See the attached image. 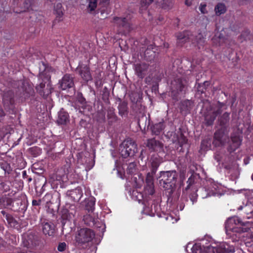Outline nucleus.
Segmentation results:
<instances>
[{
	"label": "nucleus",
	"instance_id": "f257e3e1",
	"mask_svg": "<svg viewBox=\"0 0 253 253\" xmlns=\"http://www.w3.org/2000/svg\"><path fill=\"white\" fill-rule=\"evenodd\" d=\"M247 223L243 222L241 219L234 216L229 218L225 222V230L227 236L233 242L238 241L243 236L242 234L248 231L247 228L243 227Z\"/></svg>",
	"mask_w": 253,
	"mask_h": 253
},
{
	"label": "nucleus",
	"instance_id": "f03ea898",
	"mask_svg": "<svg viewBox=\"0 0 253 253\" xmlns=\"http://www.w3.org/2000/svg\"><path fill=\"white\" fill-rule=\"evenodd\" d=\"M192 251L194 253H234L235 250L233 246L222 243L216 247L209 246L207 247L196 244L193 246Z\"/></svg>",
	"mask_w": 253,
	"mask_h": 253
},
{
	"label": "nucleus",
	"instance_id": "7ed1b4c3",
	"mask_svg": "<svg viewBox=\"0 0 253 253\" xmlns=\"http://www.w3.org/2000/svg\"><path fill=\"white\" fill-rule=\"evenodd\" d=\"M177 173L175 170L161 171L159 183L169 194L173 192L176 185Z\"/></svg>",
	"mask_w": 253,
	"mask_h": 253
},
{
	"label": "nucleus",
	"instance_id": "20e7f679",
	"mask_svg": "<svg viewBox=\"0 0 253 253\" xmlns=\"http://www.w3.org/2000/svg\"><path fill=\"white\" fill-rule=\"evenodd\" d=\"M215 108L216 109H213L212 106L210 105L207 112L205 113V124L207 126H211L213 124L216 117L221 114L223 110L226 109L227 106L225 103L218 101Z\"/></svg>",
	"mask_w": 253,
	"mask_h": 253
},
{
	"label": "nucleus",
	"instance_id": "39448f33",
	"mask_svg": "<svg viewBox=\"0 0 253 253\" xmlns=\"http://www.w3.org/2000/svg\"><path fill=\"white\" fill-rule=\"evenodd\" d=\"M95 237V233L89 228H83L78 231L75 237L76 246L80 248H85L87 244Z\"/></svg>",
	"mask_w": 253,
	"mask_h": 253
},
{
	"label": "nucleus",
	"instance_id": "423d86ee",
	"mask_svg": "<svg viewBox=\"0 0 253 253\" xmlns=\"http://www.w3.org/2000/svg\"><path fill=\"white\" fill-rule=\"evenodd\" d=\"M40 84L36 86L37 91L44 98H46L51 93L50 77L43 73L39 74Z\"/></svg>",
	"mask_w": 253,
	"mask_h": 253
},
{
	"label": "nucleus",
	"instance_id": "0eeeda50",
	"mask_svg": "<svg viewBox=\"0 0 253 253\" xmlns=\"http://www.w3.org/2000/svg\"><path fill=\"white\" fill-rule=\"evenodd\" d=\"M120 154L122 157H133L137 151V145L131 138L126 139L120 146Z\"/></svg>",
	"mask_w": 253,
	"mask_h": 253
},
{
	"label": "nucleus",
	"instance_id": "6e6552de",
	"mask_svg": "<svg viewBox=\"0 0 253 253\" xmlns=\"http://www.w3.org/2000/svg\"><path fill=\"white\" fill-rule=\"evenodd\" d=\"M187 83V82L185 78L178 76L174 78L171 81V96L173 99L178 100V94L185 91Z\"/></svg>",
	"mask_w": 253,
	"mask_h": 253
},
{
	"label": "nucleus",
	"instance_id": "1a4fd4ad",
	"mask_svg": "<svg viewBox=\"0 0 253 253\" xmlns=\"http://www.w3.org/2000/svg\"><path fill=\"white\" fill-rule=\"evenodd\" d=\"M115 25L118 28V30L122 34L128 32L131 28L129 19L127 17H121L115 16L113 19Z\"/></svg>",
	"mask_w": 253,
	"mask_h": 253
},
{
	"label": "nucleus",
	"instance_id": "9d476101",
	"mask_svg": "<svg viewBox=\"0 0 253 253\" xmlns=\"http://www.w3.org/2000/svg\"><path fill=\"white\" fill-rule=\"evenodd\" d=\"M75 72L79 74L85 83L92 80L90 67L88 65L80 63L75 69Z\"/></svg>",
	"mask_w": 253,
	"mask_h": 253
},
{
	"label": "nucleus",
	"instance_id": "9b49d317",
	"mask_svg": "<svg viewBox=\"0 0 253 253\" xmlns=\"http://www.w3.org/2000/svg\"><path fill=\"white\" fill-rule=\"evenodd\" d=\"M43 233L49 236H53L55 233V226L51 221L45 218H42L40 223Z\"/></svg>",
	"mask_w": 253,
	"mask_h": 253
},
{
	"label": "nucleus",
	"instance_id": "f8f14e48",
	"mask_svg": "<svg viewBox=\"0 0 253 253\" xmlns=\"http://www.w3.org/2000/svg\"><path fill=\"white\" fill-rule=\"evenodd\" d=\"M146 146L150 152H161L164 150V144L159 140L155 138L148 139Z\"/></svg>",
	"mask_w": 253,
	"mask_h": 253
},
{
	"label": "nucleus",
	"instance_id": "ddd939ff",
	"mask_svg": "<svg viewBox=\"0 0 253 253\" xmlns=\"http://www.w3.org/2000/svg\"><path fill=\"white\" fill-rule=\"evenodd\" d=\"M155 174H152L151 172L147 174L145 182V191L146 194L152 195L155 193L154 185V176Z\"/></svg>",
	"mask_w": 253,
	"mask_h": 253
},
{
	"label": "nucleus",
	"instance_id": "4468645a",
	"mask_svg": "<svg viewBox=\"0 0 253 253\" xmlns=\"http://www.w3.org/2000/svg\"><path fill=\"white\" fill-rule=\"evenodd\" d=\"M74 77L73 75L66 74L62 77L60 82V86L62 90H65L67 88H70L74 86Z\"/></svg>",
	"mask_w": 253,
	"mask_h": 253
},
{
	"label": "nucleus",
	"instance_id": "2eb2a0df",
	"mask_svg": "<svg viewBox=\"0 0 253 253\" xmlns=\"http://www.w3.org/2000/svg\"><path fill=\"white\" fill-rule=\"evenodd\" d=\"M242 139L241 137L235 134L231 136V141L227 148L229 152L232 153L237 149L241 145Z\"/></svg>",
	"mask_w": 253,
	"mask_h": 253
},
{
	"label": "nucleus",
	"instance_id": "dca6fc26",
	"mask_svg": "<svg viewBox=\"0 0 253 253\" xmlns=\"http://www.w3.org/2000/svg\"><path fill=\"white\" fill-rule=\"evenodd\" d=\"M10 209L14 211L24 213L27 210L25 201L20 198L14 199Z\"/></svg>",
	"mask_w": 253,
	"mask_h": 253
},
{
	"label": "nucleus",
	"instance_id": "f3484780",
	"mask_svg": "<svg viewBox=\"0 0 253 253\" xmlns=\"http://www.w3.org/2000/svg\"><path fill=\"white\" fill-rule=\"evenodd\" d=\"M149 65L145 63H137L134 65V71L137 76L142 79L146 75Z\"/></svg>",
	"mask_w": 253,
	"mask_h": 253
},
{
	"label": "nucleus",
	"instance_id": "a211bd4d",
	"mask_svg": "<svg viewBox=\"0 0 253 253\" xmlns=\"http://www.w3.org/2000/svg\"><path fill=\"white\" fill-rule=\"evenodd\" d=\"M166 126V123L164 119H162L160 122L153 124L150 126L152 134L156 135L160 134L163 131Z\"/></svg>",
	"mask_w": 253,
	"mask_h": 253
},
{
	"label": "nucleus",
	"instance_id": "6ab92c4d",
	"mask_svg": "<svg viewBox=\"0 0 253 253\" xmlns=\"http://www.w3.org/2000/svg\"><path fill=\"white\" fill-rule=\"evenodd\" d=\"M14 92L12 90H9L4 92L2 98V102L5 107H10L14 103Z\"/></svg>",
	"mask_w": 253,
	"mask_h": 253
},
{
	"label": "nucleus",
	"instance_id": "aec40b11",
	"mask_svg": "<svg viewBox=\"0 0 253 253\" xmlns=\"http://www.w3.org/2000/svg\"><path fill=\"white\" fill-rule=\"evenodd\" d=\"M67 195L71 197V199L75 202H78L83 195L82 188L78 187L75 189L68 190Z\"/></svg>",
	"mask_w": 253,
	"mask_h": 253
},
{
	"label": "nucleus",
	"instance_id": "412c9836",
	"mask_svg": "<svg viewBox=\"0 0 253 253\" xmlns=\"http://www.w3.org/2000/svg\"><path fill=\"white\" fill-rule=\"evenodd\" d=\"M192 34L189 31H184L182 32H179L176 34V37L178 44L183 43L191 39Z\"/></svg>",
	"mask_w": 253,
	"mask_h": 253
},
{
	"label": "nucleus",
	"instance_id": "4be33fe9",
	"mask_svg": "<svg viewBox=\"0 0 253 253\" xmlns=\"http://www.w3.org/2000/svg\"><path fill=\"white\" fill-rule=\"evenodd\" d=\"M109 1L110 0H100L98 12H100L102 18H106V16L103 15L104 14H106V15L109 14L107 6L109 4Z\"/></svg>",
	"mask_w": 253,
	"mask_h": 253
},
{
	"label": "nucleus",
	"instance_id": "5701e85b",
	"mask_svg": "<svg viewBox=\"0 0 253 253\" xmlns=\"http://www.w3.org/2000/svg\"><path fill=\"white\" fill-rule=\"evenodd\" d=\"M115 109L113 107H109L107 109V118L108 125L110 126L113 125L118 120V118L115 113Z\"/></svg>",
	"mask_w": 253,
	"mask_h": 253
},
{
	"label": "nucleus",
	"instance_id": "b1692460",
	"mask_svg": "<svg viewBox=\"0 0 253 253\" xmlns=\"http://www.w3.org/2000/svg\"><path fill=\"white\" fill-rule=\"evenodd\" d=\"M161 162V158L158 156H154L151 158V172L152 174H156Z\"/></svg>",
	"mask_w": 253,
	"mask_h": 253
},
{
	"label": "nucleus",
	"instance_id": "393cba45",
	"mask_svg": "<svg viewBox=\"0 0 253 253\" xmlns=\"http://www.w3.org/2000/svg\"><path fill=\"white\" fill-rule=\"evenodd\" d=\"M57 123L60 125H66L69 122V116L67 112L62 109L58 113Z\"/></svg>",
	"mask_w": 253,
	"mask_h": 253
},
{
	"label": "nucleus",
	"instance_id": "a878e982",
	"mask_svg": "<svg viewBox=\"0 0 253 253\" xmlns=\"http://www.w3.org/2000/svg\"><path fill=\"white\" fill-rule=\"evenodd\" d=\"M230 120V113L225 112L218 119L219 125L223 128L226 127Z\"/></svg>",
	"mask_w": 253,
	"mask_h": 253
},
{
	"label": "nucleus",
	"instance_id": "bb28decb",
	"mask_svg": "<svg viewBox=\"0 0 253 253\" xmlns=\"http://www.w3.org/2000/svg\"><path fill=\"white\" fill-rule=\"evenodd\" d=\"M6 220L7 221V225L8 227L18 230L20 228V225L19 223L13 217L11 214L6 215Z\"/></svg>",
	"mask_w": 253,
	"mask_h": 253
},
{
	"label": "nucleus",
	"instance_id": "cd10ccee",
	"mask_svg": "<svg viewBox=\"0 0 253 253\" xmlns=\"http://www.w3.org/2000/svg\"><path fill=\"white\" fill-rule=\"evenodd\" d=\"M13 200L6 196L0 198V207L5 209H10L12 207Z\"/></svg>",
	"mask_w": 253,
	"mask_h": 253
},
{
	"label": "nucleus",
	"instance_id": "c85d7f7f",
	"mask_svg": "<svg viewBox=\"0 0 253 253\" xmlns=\"http://www.w3.org/2000/svg\"><path fill=\"white\" fill-rule=\"evenodd\" d=\"M95 199L91 197L85 200V209L88 212H92L95 209Z\"/></svg>",
	"mask_w": 253,
	"mask_h": 253
},
{
	"label": "nucleus",
	"instance_id": "c756f323",
	"mask_svg": "<svg viewBox=\"0 0 253 253\" xmlns=\"http://www.w3.org/2000/svg\"><path fill=\"white\" fill-rule=\"evenodd\" d=\"M119 110V114L123 117L124 116H127L128 114V107H127V103L123 101L121 102L118 107Z\"/></svg>",
	"mask_w": 253,
	"mask_h": 253
},
{
	"label": "nucleus",
	"instance_id": "7c9ffc66",
	"mask_svg": "<svg viewBox=\"0 0 253 253\" xmlns=\"http://www.w3.org/2000/svg\"><path fill=\"white\" fill-rule=\"evenodd\" d=\"M54 11L56 15V18L55 20L60 21L61 20V18L63 15V12L62 11V5L60 3H58L55 6H54Z\"/></svg>",
	"mask_w": 253,
	"mask_h": 253
},
{
	"label": "nucleus",
	"instance_id": "2f4dec72",
	"mask_svg": "<svg viewBox=\"0 0 253 253\" xmlns=\"http://www.w3.org/2000/svg\"><path fill=\"white\" fill-rule=\"evenodd\" d=\"M95 219L90 214L84 215L83 217V221L85 225L92 227L95 224Z\"/></svg>",
	"mask_w": 253,
	"mask_h": 253
},
{
	"label": "nucleus",
	"instance_id": "473e14b6",
	"mask_svg": "<svg viewBox=\"0 0 253 253\" xmlns=\"http://www.w3.org/2000/svg\"><path fill=\"white\" fill-rule=\"evenodd\" d=\"M214 11L215 14L217 16H219L226 12V6L224 3H218L214 7Z\"/></svg>",
	"mask_w": 253,
	"mask_h": 253
},
{
	"label": "nucleus",
	"instance_id": "72a5a7b5",
	"mask_svg": "<svg viewBox=\"0 0 253 253\" xmlns=\"http://www.w3.org/2000/svg\"><path fill=\"white\" fill-rule=\"evenodd\" d=\"M153 1V0H141L140 3V7L139 12L143 13V11L146 10L150 3Z\"/></svg>",
	"mask_w": 253,
	"mask_h": 253
},
{
	"label": "nucleus",
	"instance_id": "f704fd0d",
	"mask_svg": "<svg viewBox=\"0 0 253 253\" xmlns=\"http://www.w3.org/2000/svg\"><path fill=\"white\" fill-rule=\"evenodd\" d=\"M10 190V186L2 180V177H0V194L6 192Z\"/></svg>",
	"mask_w": 253,
	"mask_h": 253
},
{
	"label": "nucleus",
	"instance_id": "c9c22d12",
	"mask_svg": "<svg viewBox=\"0 0 253 253\" xmlns=\"http://www.w3.org/2000/svg\"><path fill=\"white\" fill-rule=\"evenodd\" d=\"M161 4L162 8L169 10L173 5V1L172 0H163Z\"/></svg>",
	"mask_w": 253,
	"mask_h": 253
},
{
	"label": "nucleus",
	"instance_id": "e433bc0d",
	"mask_svg": "<svg viewBox=\"0 0 253 253\" xmlns=\"http://www.w3.org/2000/svg\"><path fill=\"white\" fill-rule=\"evenodd\" d=\"M0 166L5 172L10 173L11 169L10 164L6 161H2L0 163Z\"/></svg>",
	"mask_w": 253,
	"mask_h": 253
},
{
	"label": "nucleus",
	"instance_id": "4c0bfd02",
	"mask_svg": "<svg viewBox=\"0 0 253 253\" xmlns=\"http://www.w3.org/2000/svg\"><path fill=\"white\" fill-rule=\"evenodd\" d=\"M177 140L180 146L182 147L184 145L187 144L188 139L183 133L180 132L179 136L177 138Z\"/></svg>",
	"mask_w": 253,
	"mask_h": 253
},
{
	"label": "nucleus",
	"instance_id": "58836bf2",
	"mask_svg": "<svg viewBox=\"0 0 253 253\" xmlns=\"http://www.w3.org/2000/svg\"><path fill=\"white\" fill-rule=\"evenodd\" d=\"M33 4V0H26L24 1L23 3L24 10L23 11H29V10H33L32 8Z\"/></svg>",
	"mask_w": 253,
	"mask_h": 253
},
{
	"label": "nucleus",
	"instance_id": "ea45409f",
	"mask_svg": "<svg viewBox=\"0 0 253 253\" xmlns=\"http://www.w3.org/2000/svg\"><path fill=\"white\" fill-rule=\"evenodd\" d=\"M136 165L135 163H130L127 166L126 172L128 174H132L136 172Z\"/></svg>",
	"mask_w": 253,
	"mask_h": 253
},
{
	"label": "nucleus",
	"instance_id": "a19ab883",
	"mask_svg": "<svg viewBox=\"0 0 253 253\" xmlns=\"http://www.w3.org/2000/svg\"><path fill=\"white\" fill-rule=\"evenodd\" d=\"M97 7V0H90L88 5V8L90 12L94 11Z\"/></svg>",
	"mask_w": 253,
	"mask_h": 253
},
{
	"label": "nucleus",
	"instance_id": "79ce46f5",
	"mask_svg": "<svg viewBox=\"0 0 253 253\" xmlns=\"http://www.w3.org/2000/svg\"><path fill=\"white\" fill-rule=\"evenodd\" d=\"M195 183V178L194 177L191 175L188 179L187 181V183L188 184L187 187L185 188V190H187L190 189L191 187Z\"/></svg>",
	"mask_w": 253,
	"mask_h": 253
},
{
	"label": "nucleus",
	"instance_id": "37998d69",
	"mask_svg": "<svg viewBox=\"0 0 253 253\" xmlns=\"http://www.w3.org/2000/svg\"><path fill=\"white\" fill-rule=\"evenodd\" d=\"M67 247L66 244L65 242L60 243L57 246V250L62 252L64 251Z\"/></svg>",
	"mask_w": 253,
	"mask_h": 253
},
{
	"label": "nucleus",
	"instance_id": "c03bdc74",
	"mask_svg": "<svg viewBox=\"0 0 253 253\" xmlns=\"http://www.w3.org/2000/svg\"><path fill=\"white\" fill-rule=\"evenodd\" d=\"M206 6H207V5L206 3H201L200 4V5L199 7V9L202 13H203V14L207 13L208 11L206 9Z\"/></svg>",
	"mask_w": 253,
	"mask_h": 253
},
{
	"label": "nucleus",
	"instance_id": "a18cd8bd",
	"mask_svg": "<svg viewBox=\"0 0 253 253\" xmlns=\"http://www.w3.org/2000/svg\"><path fill=\"white\" fill-rule=\"evenodd\" d=\"M189 198L192 202V205H193L194 203L197 202V195L195 193H191L189 195Z\"/></svg>",
	"mask_w": 253,
	"mask_h": 253
},
{
	"label": "nucleus",
	"instance_id": "49530a36",
	"mask_svg": "<svg viewBox=\"0 0 253 253\" xmlns=\"http://www.w3.org/2000/svg\"><path fill=\"white\" fill-rule=\"evenodd\" d=\"M110 92L107 87L105 86L103 90V98H108Z\"/></svg>",
	"mask_w": 253,
	"mask_h": 253
},
{
	"label": "nucleus",
	"instance_id": "de8ad7c7",
	"mask_svg": "<svg viewBox=\"0 0 253 253\" xmlns=\"http://www.w3.org/2000/svg\"><path fill=\"white\" fill-rule=\"evenodd\" d=\"M78 101L83 105L85 103V99L83 96L82 94L78 96Z\"/></svg>",
	"mask_w": 253,
	"mask_h": 253
},
{
	"label": "nucleus",
	"instance_id": "09e8293b",
	"mask_svg": "<svg viewBox=\"0 0 253 253\" xmlns=\"http://www.w3.org/2000/svg\"><path fill=\"white\" fill-rule=\"evenodd\" d=\"M156 47V45L154 43L149 44L147 46V49L145 51V54H147L149 53L148 51L150 50H154Z\"/></svg>",
	"mask_w": 253,
	"mask_h": 253
},
{
	"label": "nucleus",
	"instance_id": "8fccbe9b",
	"mask_svg": "<svg viewBox=\"0 0 253 253\" xmlns=\"http://www.w3.org/2000/svg\"><path fill=\"white\" fill-rule=\"evenodd\" d=\"M206 90V89L203 85L198 84L197 86V90L198 92H200L202 94L205 92Z\"/></svg>",
	"mask_w": 253,
	"mask_h": 253
},
{
	"label": "nucleus",
	"instance_id": "3c124183",
	"mask_svg": "<svg viewBox=\"0 0 253 253\" xmlns=\"http://www.w3.org/2000/svg\"><path fill=\"white\" fill-rule=\"evenodd\" d=\"M41 199H39L38 200L34 199L32 200V205L33 206H39L41 205Z\"/></svg>",
	"mask_w": 253,
	"mask_h": 253
},
{
	"label": "nucleus",
	"instance_id": "603ef678",
	"mask_svg": "<svg viewBox=\"0 0 253 253\" xmlns=\"http://www.w3.org/2000/svg\"><path fill=\"white\" fill-rule=\"evenodd\" d=\"M214 159L217 162L219 163L222 159V157L219 153H216L214 155Z\"/></svg>",
	"mask_w": 253,
	"mask_h": 253
},
{
	"label": "nucleus",
	"instance_id": "864d4df0",
	"mask_svg": "<svg viewBox=\"0 0 253 253\" xmlns=\"http://www.w3.org/2000/svg\"><path fill=\"white\" fill-rule=\"evenodd\" d=\"M218 38H219V44L220 45L221 44H222V43L223 42H226V39H225L224 38V37H223L222 36V34L220 33L219 36H218Z\"/></svg>",
	"mask_w": 253,
	"mask_h": 253
},
{
	"label": "nucleus",
	"instance_id": "5fc2aeb1",
	"mask_svg": "<svg viewBox=\"0 0 253 253\" xmlns=\"http://www.w3.org/2000/svg\"><path fill=\"white\" fill-rule=\"evenodd\" d=\"M214 138L218 141H220L222 138V136L218 133L217 131H216L214 133Z\"/></svg>",
	"mask_w": 253,
	"mask_h": 253
},
{
	"label": "nucleus",
	"instance_id": "6e6d98bb",
	"mask_svg": "<svg viewBox=\"0 0 253 253\" xmlns=\"http://www.w3.org/2000/svg\"><path fill=\"white\" fill-rule=\"evenodd\" d=\"M5 114L3 110L0 107V122L2 120L3 118L5 116Z\"/></svg>",
	"mask_w": 253,
	"mask_h": 253
},
{
	"label": "nucleus",
	"instance_id": "4d7b16f0",
	"mask_svg": "<svg viewBox=\"0 0 253 253\" xmlns=\"http://www.w3.org/2000/svg\"><path fill=\"white\" fill-rule=\"evenodd\" d=\"M29 89V91H27L26 90L24 91L23 90V95H24L25 97H28L31 94V92H32V90L31 89Z\"/></svg>",
	"mask_w": 253,
	"mask_h": 253
},
{
	"label": "nucleus",
	"instance_id": "13d9d810",
	"mask_svg": "<svg viewBox=\"0 0 253 253\" xmlns=\"http://www.w3.org/2000/svg\"><path fill=\"white\" fill-rule=\"evenodd\" d=\"M55 176V179H56V180L57 181H63L64 180V175H63V176H58V174L57 173L55 174V175L54 176Z\"/></svg>",
	"mask_w": 253,
	"mask_h": 253
},
{
	"label": "nucleus",
	"instance_id": "bf43d9fd",
	"mask_svg": "<svg viewBox=\"0 0 253 253\" xmlns=\"http://www.w3.org/2000/svg\"><path fill=\"white\" fill-rule=\"evenodd\" d=\"M164 17L162 16H159L157 18L156 24H159L160 22H162L164 20Z\"/></svg>",
	"mask_w": 253,
	"mask_h": 253
},
{
	"label": "nucleus",
	"instance_id": "052dcab7",
	"mask_svg": "<svg viewBox=\"0 0 253 253\" xmlns=\"http://www.w3.org/2000/svg\"><path fill=\"white\" fill-rule=\"evenodd\" d=\"M210 84V83L208 81H205L204 82V83L202 84L203 85L206 89H207V87L209 86Z\"/></svg>",
	"mask_w": 253,
	"mask_h": 253
},
{
	"label": "nucleus",
	"instance_id": "680f3d73",
	"mask_svg": "<svg viewBox=\"0 0 253 253\" xmlns=\"http://www.w3.org/2000/svg\"><path fill=\"white\" fill-rule=\"evenodd\" d=\"M22 177L24 179L27 178L28 177V175L27 174V172L26 170H24L22 171Z\"/></svg>",
	"mask_w": 253,
	"mask_h": 253
},
{
	"label": "nucleus",
	"instance_id": "e2e57ef3",
	"mask_svg": "<svg viewBox=\"0 0 253 253\" xmlns=\"http://www.w3.org/2000/svg\"><path fill=\"white\" fill-rule=\"evenodd\" d=\"M15 84L17 85H20V84H22V85H24L23 82L22 81H17L15 82Z\"/></svg>",
	"mask_w": 253,
	"mask_h": 253
},
{
	"label": "nucleus",
	"instance_id": "0e129e2a",
	"mask_svg": "<svg viewBox=\"0 0 253 253\" xmlns=\"http://www.w3.org/2000/svg\"><path fill=\"white\" fill-rule=\"evenodd\" d=\"M0 213L5 217L6 219V215H10V214L6 213L4 211H1Z\"/></svg>",
	"mask_w": 253,
	"mask_h": 253
},
{
	"label": "nucleus",
	"instance_id": "69168bd1",
	"mask_svg": "<svg viewBox=\"0 0 253 253\" xmlns=\"http://www.w3.org/2000/svg\"><path fill=\"white\" fill-rule=\"evenodd\" d=\"M185 4L186 5L189 6H190L192 4V2H191V1H189L188 0H185Z\"/></svg>",
	"mask_w": 253,
	"mask_h": 253
},
{
	"label": "nucleus",
	"instance_id": "338daca9",
	"mask_svg": "<svg viewBox=\"0 0 253 253\" xmlns=\"http://www.w3.org/2000/svg\"><path fill=\"white\" fill-rule=\"evenodd\" d=\"M224 169H227V170H229L230 169V166H228V165H225L224 166Z\"/></svg>",
	"mask_w": 253,
	"mask_h": 253
},
{
	"label": "nucleus",
	"instance_id": "774afa93",
	"mask_svg": "<svg viewBox=\"0 0 253 253\" xmlns=\"http://www.w3.org/2000/svg\"><path fill=\"white\" fill-rule=\"evenodd\" d=\"M148 16H149V21H152L153 19L152 18V17L150 16V13L149 11H148Z\"/></svg>",
	"mask_w": 253,
	"mask_h": 253
}]
</instances>
